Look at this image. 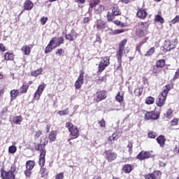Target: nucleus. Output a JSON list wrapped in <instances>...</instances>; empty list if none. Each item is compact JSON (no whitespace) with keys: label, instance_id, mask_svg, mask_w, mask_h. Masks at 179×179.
Listing matches in <instances>:
<instances>
[{"label":"nucleus","instance_id":"obj_64","mask_svg":"<svg viewBox=\"0 0 179 179\" xmlns=\"http://www.w3.org/2000/svg\"><path fill=\"white\" fill-rule=\"evenodd\" d=\"M96 43H101V37L100 36V35L96 34Z\"/></svg>","mask_w":179,"mask_h":179},{"label":"nucleus","instance_id":"obj_51","mask_svg":"<svg viewBox=\"0 0 179 179\" xmlns=\"http://www.w3.org/2000/svg\"><path fill=\"white\" fill-rule=\"evenodd\" d=\"M42 135H43V131L41 130H38L35 132L34 138L35 139H38V138H40V136H41Z\"/></svg>","mask_w":179,"mask_h":179},{"label":"nucleus","instance_id":"obj_63","mask_svg":"<svg viewBox=\"0 0 179 179\" xmlns=\"http://www.w3.org/2000/svg\"><path fill=\"white\" fill-rule=\"evenodd\" d=\"M89 22H90V18H89V17H85L83 18V23L85 24H86L87 23H88Z\"/></svg>","mask_w":179,"mask_h":179},{"label":"nucleus","instance_id":"obj_56","mask_svg":"<svg viewBox=\"0 0 179 179\" xmlns=\"http://www.w3.org/2000/svg\"><path fill=\"white\" fill-rule=\"evenodd\" d=\"M179 22V15H176L171 21V22L172 24H176V23H178Z\"/></svg>","mask_w":179,"mask_h":179},{"label":"nucleus","instance_id":"obj_45","mask_svg":"<svg viewBox=\"0 0 179 179\" xmlns=\"http://www.w3.org/2000/svg\"><path fill=\"white\" fill-rule=\"evenodd\" d=\"M53 50H55V48H54V46L52 47V45H47V47L45 48V54H48L50 52H51V51H52Z\"/></svg>","mask_w":179,"mask_h":179},{"label":"nucleus","instance_id":"obj_3","mask_svg":"<svg viewBox=\"0 0 179 179\" xmlns=\"http://www.w3.org/2000/svg\"><path fill=\"white\" fill-rule=\"evenodd\" d=\"M127 43H128V39L125 38L122 40L118 43V48L116 52V58L119 64L118 68H121V66H122V56L125 55V54H128V51H125V46L127 45Z\"/></svg>","mask_w":179,"mask_h":179},{"label":"nucleus","instance_id":"obj_32","mask_svg":"<svg viewBox=\"0 0 179 179\" xmlns=\"http://www.w3.org/2000/svg\"><path fill=\"white\" fill-rule=\"evenodd\" d=\"M115 15H114L113 13L108 11L106 15V19L107 22H114V20L115 19Z\"/></svg>","mask_w":179,"mask_h":179},{"label":"nucleus","instance_id":"obj_49","mask_svg":"<svg viewBox=\"0 0 179 179\" xmlns=\"http://www.w3.org/2000/svg\"><path fill=\"white\" fill-rule=\"evenodd\" d=\"M16 150H17V148L15 145H11L8 148L9 153H12L13 155L16 153Z\"/></svg>","mask_w":179,"mask_h":179},{"label":"nucleus","instance_id":"obj_11","mask_svg":"<svg viewBox=\"0 0 179 179\" xmlns=\"http://www.w3.org/2000/svg\"><path fill=\"white\" fill-rule=\"evenodd\" d=\"M1 173V179H15L16 176L15 175V172L13 171H5L3 168L0 170Z\"/></svg>","mask_w":179,"mask_h":179},{"label":"nucleus","instance_id":"obj_25","mask_svg":"<svg viewBox=\"0 0 179 179\" xmlns=\"http://www.w3.org/2000/svg\"><path fill=\"white\" fill-rule=\"evenodd\" d=\"M57 135V131L55 130H52L50 132H49L48 139L50 140V142H55Z\"/></svg>","mask_w":179,"mask_h":179},{"label":"nucleus","instance_id":"obj_30","mask_svg":"<svg viewBox=\"0 0 179 179\" xmlns=\"http://www.w3.org/2000/svg\"><path fill=\"white\" fill-rule=\"evenodd\" d=\"M34 166H36V162L34 161L29 160L26 163V169L27 170H33Z\"/></svg>","mask_w":179,"mask_h":179},{"label":"nucleus","instance_id":"obj_59","mask_svg":"<svg viewBox=\"0 0 179 179\" xmlns=\"http://www.w3.org/2000/svg\"><path fill=\"white\" fill-rule=\"evenodd\" d=\"M55 179H64V172L57 173L55 176Z\"/></svg>","mask_w":179,"mask_h":179},{"label":"nucleus","instance_id":"obj_42","mask_svg":"<svg viewBox=\"0 0 179 179\" xmlns=\"http://www.w3.org/2000/svg\"><path fill=\"white\" fill-rule=\"evenodd\" d=\"M155 50L156 49L155 48V47L150 48L145 54V57H152V55L155 54Z\"/></svg>","mask_w":179,"mask_h":179},{"label":"nucleus","instance_id":"obj_2","mask_svg":"<svg viewBox=\"0 0 179 179\" xmlns=\"http://www.w3.org/2000/svg\"><path fill=\"white\" fill-rule=\"evenodd\" d=\"M149 26H150L149 22H140L135 26V36L138 38H143L140 42L141 45L149 40V37L146 36L149 33Z\"/></svg>","mask_w":179,"mask_h":179},{"label":"nucleus","instance_id":"obj_35","mask_svg":"<svg viewBox=\"0 0 179 179\" xmlns=\"http://www.w3.org/2000/svg\"><path fill=\"white\" fill-rule=\"evenodd\" d=\"M24 52V55H30V52H31V49L29 47V45L23 46L21 49Z\"/></svg>","mask_w":179,"mask_h":179},{"label":"nucleus","instance_id":"obj_16","mask_svg":"<svg viewBox=\"0 0 179 179\" xmlns=\"http://www.w3.org/2000/svg\"><path fill=\"white\" fill-rule=\"evenodd\" d=\"M96 27L99 31H104L106 29H108V25H107V22H104L103 20H98L96 22Z\"/></svg>","mask_w":179,"mask_h":179},{"label":"nucleus","instance_id":"obj_27","mask_svg":"<svg viewBox=\"0 0 179 179\" xmlns=\"http://www.w3.org/2000/svg\"><path fill=\"white\" fill-rule=\"evenodd\" d=\"M155 65H157L160 69L163 70L166 66V60L164 59H159L156 62Z\"/></svg>","mask_w":179,"mask_h":179},{"label":"nucleus","instance_id":"obj_4","mask_svg":"<svg viewBox=\"0 0 179 179\" xmlns=\"http://www.w3.org/2000/svg\"><path fill=\"white\" fill-rule=\"evenodd\" d=\"M66 128H67L69 132H70V136L73 137L72 139H77V138L80 136L79 128L74 125L73 123L67 122L66 123ZM71 140V138H69L68 141L69 142Z\"/></svg>","mask_w":179,"mask_h":179},{"label":"nucleus","instance_id":"obj_37","mask_svg":"<svg viewBox=\"0 0 179 179\" xmlns=\"http://www.w3.org/2000/svg\"><path fill=\"white\" fill-rule=\"evenodd\" d=\"M96 83L101 85L103 82H107V76H103L102 77L99 76L98 79L95 80Z\"/></svg>","mask_w":179,"mask_h":179},{"label":"nucleus","instance_id":"obj_29","mask_svg":"<svg viewBox=\"0 0 179 179\" xmlns=\"http://www.w3.org/2000/svg\"><path fill=\"white\" fill-rule=\"evenodd\" d=\"M4 59L6 61H13V59H15V55L11 52H6L4 54Z\"/></svg>","mask_w":179,"mask_h":179},{"label":"nucleus","instance_id":"obj_15","mask_svg":"<svg viewBox=\"0 0 179 179\" xmlns=\"http://www.w3.org/2000/svg\"><path fill=\"white\" fill-rule=\"evenodd\" d=\"M151 156H152V155L150 154V152L142 150L136 157V159H137L138 160H146L148 159H150V157H151Z\"/></svg>","mask_w":179,"mask_h":179},{"label":"nucleus","instance_id":"obj_5","mask_svg":"<svg viewBox=\"0 0 179 179\" xmlns=\"http://www.w3.org/2000/svg\"><path fill=\"white\" fill-rule=\"evenodd\" d=\"M100 3V0H93L90 1V8L94 9V13L96 15H101L103 12L106 10V7Z\"/></svg>","mask_w":179,"mask_h":179},{"label":"nucleus","instance_id":"obj_46","mask_svg":"<svg viewBox=\"0 0 179 179\" xmlns=\"http://www.w3.org/2000/svg\"><path fill=\"white\" fill-rule=\"evenodd\" d=\"M65 40L62 36L58 38V43L54 46V48H57V47H59L61 44H64Z\"/></svg>","mask_w":179,"mask_h":179},{"label":"nucleus","instance_id":"obj_18","mask_svg":"<svg viewBox=\"0 0 179 179\" xmlns=\"http://www.w3.org/2000/svg\"><path fill=\"white\" fill-rule=\"evenodd\" d=\"M173 88H174V83H172L168 84L164 87H163V90L161 92V94H164L167 97V94H169V92H170V90H171V89H173Z\"/></svg>","mask_w":179,"mask_h":179},{"label":"nucleus","instance_id":"obj_14","mask_svg":"<svg viewBox=\"0 0 179 179\" xmlns=\"http://www.w3.org/2000/svg\"><path fill=\"white\" fill-rule=\"evenodd\" d=\"M166 100H167V96L163 94H159L156 99V105L157 107H163L166 104Z\"/></svg>","mask_w":179,"mask_h":179},{"label":"nucleus","instance_id":"obj_17","mask_svg":"<svg viewBox=\"0 0 179 179\" xmlns=\"http://www.w3.org/2000/svg\"><path fill=\"white\" fill-rule=\"evenodd\" d=\"M78 36H79V34H78V33L75 31V29H73L71 31V34L65 35V38L69 41H74V40H76V38H78Z\"/></svg>","mask_w":179,"mask_h":179},{"label":"nucleus","instance_id":"obj_50","mask_svg":"<svg viewBox=\"0 0 179 179\" xmlns=\"http://www.w3.org/2000/svg\"><path fill=\"white\" fill-rule=\"evenodd\" d=\"M157 136V134L155 131H150L148 133V138L150 139H155Z\"/></svg>","mask_w":179,"mask_h":179},{"label":"nucleus","instance_id":"obj_53","mask_svg":"<svg viewBox=\"0 0 179 179\" xmlns=\"http://www.w3.org/2000/svg\"><path fill=\"white\" fill-rule=\"evenodd\" d=\"M171 125H172V127H176V125H178V119L174 117L171 122Z\"/></svg>","mask_w":179,"mask_h":179},{"label":"nucleus","instance_id":"obj_22","mask_svg":"<svg viewBox=\"0 0 179 179\" xmlns=\"http://www.w3.org/2000/svg\"><path fill=\"white\" fill-rule=\"evenodd\" d=\"M112 13L116 16H121L122 13L118 6V4L114 3L112 6Z\"/></svg>","mask_w":179,"mask_h":179},{"label":"nucleus","instance_id":"obj_28","mask_svg":"<svg viewBox=\"0 0 179 179\" xmlns=\"http://www.w3.org/2000/svg\"><path fill=\"white\" fill-rule=\"evenodd\" d=\"M27 90H29V85L26 83H23L20 87V94H26Z\"/></svg>","mask_w":179,"mask_h":179},{"label":"nucleus","instance_id":"obj_48","mask_svg":"<svg viewBox=\"0 0 179 179\" xmlns=\"http://www.w3.org/2000/svg\"><path fill=\"white\" fill-rule=\"evenodd\" d=\"M98 124L100 128H106V120H104V118H102L101 120H98Z\"/></svg>","mask_w":179,"mask_h":179},{"label":"nucleus","instance_id":"obj_19","mask_svg":"<svg viewBox=\"0 0 179 179\" xmlns=\"http://www.w3.org/2000/svg\"><path fill=\"white\" fill-rule=\"evenodd\" d=\"M157 143L159 145L160 148H164V145H166V141L167 138H166V136L164 135H159L156 138Z\"/></svg>","mask_w":179,"mask_h":179},{"label":"nucleus","instance_id":"obj_55","mask_svg":"<svg viewBox=\"0 0 179 179\" xmlns=\"http://www.w3.org/2000/svg\"><path fill=\"white\" fill-rule=\"evenodd\" d=\"M48 21V17H43L41 18V24L44 26V24H45V23H47V22Z\"/></svg>","mask_w":179,"mask_h":179},{"label":"nucleus","instance_id":"obj_13","mask_svg":"<svg viewBox=\"0 0 179 179\" xmlns=\"http://www.w3.org/2000/svg\"><path fill=\"white\" fill-rule=\"evenodd\" d=\"M85 83V72L83 71H80V74L76 81L75 82L74 86L76 90H79L82 87V85Z\"/></svg>","mask_w":179,"mask_h":179},{"label":"nucleus","instance_id":"obj_40","mask_svg":"<svg viewBox=\"0 0 179 179\" xmlns=\"http://www.w3.org/2000/svg\"><path fill=\"white\" fill-rule=\"evenodd\" d=\"M142 93H143V87H138L134 90V94L138 97L141 96Z\"/></svg>","mask_w":179,"mask_h":179},{"label":"nucleus","instance_id":"obj_7","mask_svg":"<svg viewBox=\"0 0 179 179\" xmlns=\"http://www.w3.org/2000/svg\"><path fill=\"white\" fill-rule=\"evenodd\" d=\"M103 156L108 163H113L115 160H117L118 155L117 152H113V150H106L103 152Z\"/></svg>","mask_w":179,"mask_h":179},{"label":"nucleus","instance_id":"obj_58","mask_svg":"<svg viewBox=\"0 0 179 179\" xmlns=\"http://www.w3.org/2000/svg\"><path fill=\"white\" fill-rule=\"evenodd\" d=\"M177 79H179V71H178V70L175 73V75L173 76L172 80L174 82L177 80Z\"/></svg>","mask_w":179,"mask_h":179},{"label":"nucleus","instance_id":"obj_36","mask_svg":"<svg viewBox=\"0 0 179 179\" xmlns=\"http://www.w3.org/2000/svg\"><path fill=\"white\" fill-rule=\"evenodd\" d=\"M152 73L155 75H157L158 73H160L162 72V69L159 68L157 64H155L152 66V69H151Z\"/></svg>","mask_w":179,"mask_h":179},{"label":"nucleus","instance_id":"obj_6","mask_svg":"<svg viewBox=\"0 0 179 179\" xmlns=\"http://www.w3.org/2000/svg\"><path fill=\"white\" fill-rule=\"evenodd\" d=\"M101 61L99 62L98 65V70L96 73L100 75L103 71L106 70V68L110 65V57H104L101 58Z\"/></svg>","mask_w":179,"mask_h":179},{"label":"nucleus","instance_id":"obj_1","mask_svg":"<svg viewBox=\"0 0 179 179\" xmlns=\"http://www.w3.org/2000/svg\"><path fill=\"white\" fill-rule=\"evenodd\" d=\"M48 145V141H45L43 143L41 141L38 143H34L35 150L40 152L38 164L41 167L40 174L41 177H47L48 176V170L44 168L45 166V155H47V150L45 147Z\"/></svg>","mask_w":179,"mask_h":179},{"label":"nucleus","instance_id":"obj_39","mask_svg":"<svg viewBox=\"0 0 179 179\" xmlns=\"http://www.w3.org/2000/svg\"><path fill=\"white\" fill-rule=\"evenodd\" d=\"M145 104H148V106H150L152 104H155V98L152 96H148L145 99Z\"/></svg>","mask_w":179,"mask_h":179},{"label":"nucleus","instance_id":"obj_60","mask_svg":"<svg viewBox=\"0 0 179 179\" xmlns=\"http://www.w3.org/2000/svg\"><path fill=\"white\" fill-rule=\"evenodd\" d=\"M173 114V110L171 108H169L166 112V117H170Z\"/></svg>","mask_w":179,"mask_h":179},{"label":"nucleus","instance_id":"obj_9","mask_svg":"<svg viewBox=\"0 0 179 179\" xmlns=\"http://www.w3.org/2000/svg\"><path fill=\"white\" fill-rule=\"evenodd\" d=\"M177 47V41L176 40H166L164 41L162 51L163 52H167L174 50Z\"/></svg>","mask_w":179,"mask_h":179},{"label":"nucleus","instance_id":"obj_47","mask_svg":"<svg viewBox=\"0 0 179 179\" xmlns=\"http://www.w3.org/2000/svg\"><path fill=\"white\" fill-rule=\"evenodd\" d=\"M56 55H58V57H62V55H64L65 54V50L62 48H59L55 52Z\"/></svg>","mask_w":179,"mask_h":179},{"label":"nucleus","instance_id":"obj_21","mask_svg":"<svg viewBox=\"0 0 179 179\" xmlns=\"http://www.w3.org/2000/svg\"><path fill=\"white\" fill-rule=\"evenodd\" d=\"M34 7V3L31 2L30 0H27L24 1L23 4V9L24 10H31Z\"/></svg>","mask_w":179,"mask_h":179},{"label":"nucleus","instance_id":"obj_33","mask_svg":"<svg viewBox=\"0 0 179 179\" xmlns=\"http://www.w3.org/2000/svg\"><path fill=\"white\" fill-rule=\"evenodd\" d=\"M41 73H43V68H40L31 71V76H34L35 78H37V76H38V75H41Z\"/></svg>","mask_w":179,"mask_h":179},{"label":"nucleus","instance_id":"obj_34","mask_svg":"<svg viewBox=\"0 0 179 179\" xmlns=\"http://www.w3.org/2000/svg\"><path fill=\"white\" fill-rule=\"evenodd\" d=\"M22 121H23V117L22 115L15 116L13 120V122H14V124H17V125H20V124H22Z\"/></svg>","mask_w":179,"mask_h":179},{"label":"nucleus","instance_id":"obj_23","mask_svg":"<svg viewBox=\"0 0 179 179\" xmlns=\"http://www.w3.org/2000/svg\"><path fill=\"white\" fill-rule=\"evenodd\" d=\"M134 170V165L126 164L122 166V171L123 173H125V174H129Z\"/></svg>","mask_w":179,"mask_h":179},{"label":"nucleus","instance_id":"obj_8","mask_svg":"<svg viewBox=\"0 0 179 179\" xmlns=\"http://www.w3.org/2000/svg\"><path fill=\"white\" fill-rule=\"evenodd\" d=\"M107 97V91H106L105 90H99L94 94V101H95V103H100V101L106 100Z\"/></svg>","mask_w":179,"mask_h":179},{"label":"nucleus","instance_id":"obj_43","mask_svg":"<svg viewBox=\"0 0 179 179\" xmlns=\"http://www.w3.org/2000/svg\"><path fill=\"white\" fill-rule=\"evenodd\" d=\"M155 20L156 22H158V23H161V24H163L164 23V18L162 17L160 15H157L155 17Z\"/></svg>","mask_w":179,"mask_h":179},{"label":"nucleus","instance_id":"obj_12","mask_svg":"<svg viewBox=\"0 0 179 179\" xmlns=\"http://www.w3.org/2000/svg\"><path fill=\"white\" fill-rule=\"evenodd\" d=\"M46 86L47 85L43 83L38 87L36 91L34 94V100H40V99L41 98V95L43 94V92H44V90L45 89Z\"/></svg>","mask_w":179,"mask_h":179},{"label":"nucleus","instance_id":"obj_57","mask_svg":"<svg viewBox=\"0 0 179 179\" xmlns=\"http://www.w3.org/2000/svg\"><path fill=\"white\" fill-rule=\"evenodd\" d=\"M24 173L26 177H28L29 178H30V176H31V170L26 169Z\"/></svg>","mask_w":179,"mask_h":179},{"label":"nucleus","instance_id":"obj_52","mask_svg":"<svg viewBox=\"0 0 179 179\" xmlns=\"http://www.w3.org/2000/svg\"><path fill=\"white\" fill-rule=\"evenodd\" d=\"M127 148L129 149V153L130 155H132V148H134V145L132 144V142L129 141V143L127 144Z\"/></svg>","mask_w":179,"mask_h":179},{"label":"nucleus","instance_id":"obj_10","mask_svg":"<svg viewBox=\"0 0 179 179\" xmlns=\"http://www.w3.org/2000/svg\"><path fill=\"white\" fill-rule=\"evenodd\" d=\"M159 118H160V112L156 111V110L147 111L144 116L145 121L156 120H159Z\"/></svg>","mask_w":179,"mask_h":179},{"label":"nucleus","instance_id":"obj_44","mask_svg":"<svg viewBox=\"0 0 179 179\" xmlns=\"http://www.w3.org/2000/svg\"><path fill=\"white\" fill-rule=\"evenodd\" d=\"M58 114L60 115V117H62V115H68V114H69V108H67L63 110H59Z\"/></svg>","mask_w":179,"mask_h":179},{"label":"nucleus","instance_id":"obj_41","mask_svg":"<svg viewBox=\"0 0 179 179\" xmlns=\"http://www.w3.org/2000/svg\"><path fill=\"white\" fill-rule=\"evenodd\" d=\"M118 136L117 135V134L115 133H113L112 134V136H110L108 138V142H109V143H113V142H114V141H117V137Z\"/></svg>","mask_w":179,"mask_h":179},{"label":"nucleus","instance_id":"obj_61","mask_svg":"<svg viewBox=\"0 0 179 179\" xmlns=\"http://www.w3.org/2000/svg\"><path fill=\"white\" fill-rule=\"evenodd\" d=\"M55 41H57V37H53L50 40L49 45H51L52 47L55 44Z\"/></svg>","mask_w":179,"mask_h":179},{"label":"nucleus","instance_id":"obj_38","mask_svg":"<svg viewBox=\"0 0 179 179\" xmlns=\"http://www.w3.org/2000/svg\"><path fill=\"white\" fill-rule=\"evenodd\" d=\"M108 30H111L112 32L110 33V34L112 36H115V34H121V33H124V31H125V29H115V30L113 31V29L108 28Z\"/></svg>","mask_w":179,"mask_h":179},{"label":"nucleus","instance_id":"obj_26","mask_svg":"<svg viewBox=\"0 0 179 179\" xmlns=\"http://www.w3.org/2000/svg\"><path fill=\"white\" fill-rule=\"evenodd\" d=\"M156 176H162V173L160 171L154 172L153 173L148 174L145 176V179H157Z\"/></svg>","mask_w":179,"mask_h":179},{"label":"nucleus","instance_id":"obj_31","mask_svg":"<svg viewBox=\"0 0 179 179\" xmlns=\"http://www.w3.org/2000/svg\"><path fill=\"white\" fill-rule=\"evenodd\" d=\"M115 100L117 103H122L124 101V93L121 94V92H118L115 96Z\"/></svg>","mask_w":179,"mask_h":179},{"label":"nucleus","instance_id":"obj_20","mask_svg":"<svg viewBox=\"0 0 179 179\" xmlns=\"http://www.w3.org/2000/svg\"><path fill=\"white\" fill-rule=\"evenodd\" d=\"M136 16L138 17L139 19L143 20L148 17V12H146L143 8H138Z\"/></svg>","mask_w":179,"mask_h":179},{"label":"nucleus","instance_id":"obj_54","mask_svg":"<svg viewBox=\"0 0 179 179\" xmlns=\"http://www.w3.org/2000/svg\"><path fill=\"white\" fill-rule=\"evenodd\" d=\"M113 23H114V24H115L116 26H121V27H124V23H121V21L118 20H113Z\"/></svg>","mask_w":179,"mask_h":179},{"label":"nucleus","instance_id":"obj_24","mask_svg":"<svg viewBox=\"0 0 179 179\" xmlns=\"http://www.w3.org/2000/svg\"><path fill=\"white\" fill-rule=\"evenodd\" d=\"M10 101H13V100H16V98L19 94H20V92L19 90H12L10 92Z\"/></svg>","mask_w":179,"mask_h":179},{"label":"nucleus","instance_id":"obj_62","mask_svg":"<svg viewBox=\"0 0 179 179\" xmlns=\"http://www.w3.org/2000/svg\"><path fill=\"white\" fill-rule=\"evenodd\" d=\"M0 51L1 52H5L6 51V47H5L3 43H0Z\"/></svg>","mask_w":179,"mask_h":179}]
</instances>
